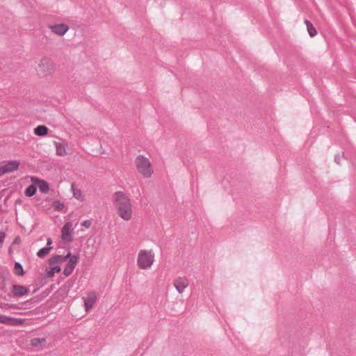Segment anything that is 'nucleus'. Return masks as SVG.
I'll use <instances>...</instances> for the list:
<instances>
[{"label": "nucleus", "instance_id": "1a4fd4ad", "mask_svg": "<svg viewBox=\"0 0 356 356\" xmlns=\"http://www.w3.org/2000/svg\"><path fill=\"white\" fill-rule=\"evenodd\" d=\"M72 224L70 222H66L61 229L62 240L67 242H70L72 240Z\"/></svg>", "mask_w": 356, "mask_h": 356}, {"label": "nucleus", "instance_id": "423d86ee", "mask_svg": "<svg viewBox=\"0 0 356 356\" xmlns=\"http://www.w3.org/2000/svg\"><path fill=\"white\" fill-rule=\"evenodd\" d=\"M66 258H70L66 266L65 267L64 270H63V274L65 275V276H69L74 270L77 262H78V260H79V257L78 256H76V255H72L71 256V253L69 252L66 257Z\"/></svg>", "mask_w": 356, "mask_h": 356}, {"label": "nucleus", "instance_id": "6ab92c4d", "mask_svg": "<svg viewBox=\"0 0 356 356\" xmlns=\"http://www.w3.org/2000/svg\"><path fill=\"white\" fill-rule=\"evenodd\" d=\"M51 247H44L39 250V251L37 252V255L40 258H44L45 257L49 252H50Z\"/></svg>", "mask_w": 356, "mask_h": 356}, {"label": "nucleus", "instance_id": "f03ea898", "mask_svg": "<svg viewBox=\"0 0 356 356\" xmlns=\"http://www.w3.org/2000/svg\"><path fill=\"white\" fill-rule=\"evenodd\" d=\"M137 170L144 177L149 178L153 174V167L149 160L143 155H139L135 161Z\"/></svg>", "mask_w": 356, "mask_h": 356}, {"label": "nucleus", "instance_id": "ddd939ff", "mask_svg": "<svg viewBox=\"0 0 356 356\" xmlns=\"http://www.w3.org/2000/svg\"><path fill=\"white\" fill-rule=\"evenodd\" d=\"M67 145L63 143H56V154L60 156L67 154L66 151Z\"/></svg>", "mask_w": 356, "mask_h": 356}, {"label": "nucleus", "instance_id": "20e7f679", "mask_svg": "<svg viewBox=\"0 0 356 356\" xmlns=\"http://www.w3.org/2000/svg\"><path fill=\"white\" fill-rule=\"evenodd\" d=\"M84 302L85 310L86 312L93 307L97 300V293L94 291H90L87 293V297H82Z\"/></svg>", "mask_w": 356, "mask_h": 356}, {"label": "nucleus", "instance_id": "393cba45", "mask_svg": "<svg viewBox=\"0 0 356 356\" xmlns=\"http://www.w3.org/2000/svg\"><path fill=\"white\" fill-rule=\"evenodd\" d=\"M82 226L89 228L91 226V222L89 220H86L82 222Z\"/></svg>", "mask_w": 356, "mask_h": 356}, {"label": "nucleus", "instance_id": "aec40b11", "mask_svg": "<svg viewBox=\"0 0 356 356\" xmlns=\"http://www.w3.org/2000/svg\"><path fill=\"white\" fill-rule=\"evenodd\" d=\"M14 271L16 275L21 276L25 273L22 264L19 262L15 263Z\"/></svg>", "mask_w": 356, "mask_h": 356}, {"label": "nucleus", "instance_id": "f257e3e1", "mask_svg": "<svg viewBox=\"0 0 356 356\" xmlns=\"http://www.w3.org/2000/svg\"><path fill=\"white\" fill-rule=\"evenodd\" d=\"M114 209L120 218L129 221L133 216V206L130 198L122 191H117L112 196Z\"/></svg>", "mask_w": 356, "mask_h": 356}, {"label": "nucleus", "instance_id": "2eb2a0df", "mask_svg": "<svg viewBox=\"0 0 356 356\" xmlns=\"http://www.w3.org/2000/svg\"><path fill=\"white\" fill-rule=\"evenodd\" d=\"M71 190L73 193L74 197L81 201L83 200V195H82L81 191L77 188L74 184H72Z\"/></svg>", "mask_w": 356, "mask_h": 356}, {"label": "nucleus", "instance_id": "7ed1b4c3", "mask_svg": "<svg viewBox=\"0 0 356 356\" xmlns=\"http://www.w3.org/2000/svg\"><path fill=\"white\" fill-rule=\"evenodd\" d=\"M154 261V254L152 250H142L139 252L137 264L141 269L149 268Z\"/></svg>", "mask_w": 356, "mask_h": 356}, {"label": "nucleus", "instance_id": "5701e85b", "mask_svg": "<svg viewBox=\"0 0 356 356\" xmlns=\"http://www.w3.org/2000/svg\"><path fill=\"white\" fill-rule=\"evenodd\" d=\"M60 271V267L59 266H55L51 267L49 270L47 271L48 277H52L56 273H59Z\"/></svg>", "mask_w": 356, "mask_h": 356}, {"label": "nucleus", "instance_id": "9d476101", "mask_svg": "<svg viewBox=\"0 0 356 356\" xmlns=\"http://www.w3.org/2000/svg\"><path fill=\"white\" fill-rule=\"evenodd\" d=\"M49 29L54 34L59 36H63L68 31L70 28L65 24H55L49 25Z\"/></svg>", "mask_w": 356, "mask_h": 356}, {"label": "nucleus", "instance_id": "6e6552de", "mask_svg": "<svg viewBox=\"0 0 356 356\" xmlns=\"http://www.w3.org/2000/svg\"><path fill=\"white\" fill-rule=\"evenodd\" d=\"M19 162L17 161H9L0 167V175L14 172L19 168Z\"/></svg>", "mask_w": 356, "mask_h": 356}, {"label": "nucleus", "instance_id": "a878e982", "mask_svg": "<svg viewBox=\"0 0 356 356\" xmlns=\"http://www.w3.org/2000/svg\"><path fill=\"white\" fill-rule=\"evenodd\" d=\"M6 237V234L3 232H0V245H2Z\"/></svg>", "mask_w": 356, "mask_h": 356}, {"label": "nucleus", "instance_id": "b1692460", "mask_svg": "<svg viewBox=\"0 0 356 356\" xmlns=\"http://www.w3.org/2000/svg\"><path fill=\"white\" fill-rule=\"evenodd\" d=\"M60 258H61L60 255H56L55 257H53L51 259H49V264L52 265L55 263L58 262V261L60 259Z\"/></svg>", "mask_w": 356, "mask_h": 356}, {"label": "nucleus", "instance_id": "c85d7f7f", "mask_svg": "<svg viewBox=\"0 0 356 356\" xmlns=\"http://www.w3.org/2000/svg\"><path fill=\"white\" fill-rule=\"evenodd\" d=\"M11 307H12V308H14V309H20V308H21V307H17L16 305H13L11 306Z\"/></svg>", "mask_w": 356, "mask_h": 356}, {"label": "nucleus", "instance_id": "cd10ccee", "mask_svg": "<svg viewBox=\"0 0 356 356\" xmlns=\"http://www.w3.org/2000/svg\"><path fill=\"white\" fill-rule=\"evenodd\" d=\"M339 159H340V158H339V156H335V161H336L337 163H339Z\"/></svg>", "mask_w": 356, "mask_h": 356}, {"label": "nucleus", "instance_id": "9b49d317", "mask_svg": "<svg viewBox=\"0 0 356 356\" xmlns=\"http://www.w3.org/2000/svg\"><path fill=\"white\" fill-rule=\"evenodd\" d=\"M0 323L10 325H19L24 323V319L1 315Z\"/></svg>", "mask_w": 356, "mask_h": 356}, {"label": "nucleus", "instance_id": "4be33fe9", "mask_svg": "<svg viewBox=\"0 0 356 356\" xmlns=\"http://www.w3.org/2000/svg\"><path fill=\"white\" fill-rule=\"evenodd\" d=\"M36 193V187L34 185H30L25 191V195L27 197H31Z\"/></svg>", "mask_w": 356, "mask_h": 356}, {"label": "nucleus", "instance_id": "412c9836", "mask_svg": "<svg viewBox=\"0 0 356 356\" xmlns=\"http://www.w3.org/2000/svg\"><path fill=\"white\" fill-rule=\"evenodd\" d=\"M52 207L57 211H62L65 209V204L58 200L54 201Z\"/></svg>", "mask_w": 356, "mask_h": 356}, {"label": "nucleus", "instance_id": "f8f14e48", "mask_svg": "<svg viewBox=\"0 0 356 356\" xmlns=\"http://www.w3.org/2000/svg\"><path fill=\"white\" fill-rule=\"evenodd\" d=\"M12 292L15 297H22L28 293V289L22 285L13 284Z\"/></svg>", "mask_w": 356, "mask_h": 356}, {"label": "nucleus", "instance_id": "a211bd4d", "mask_svg": "<svg viewBox=\"0 0 356 356\" xmlns=\"http://www.w3.org/2000/svg\"><path fill=\"white\" fill-rule=\"evenodd\" d=\"M37 184L40 192L46 193L49 191V184L46 181L39 180Z\"/></svg>", "mask_w": 356, "mask_h": 356}, {"label": "nucleus", "instance_id": "4468645a", "mask_svg": "<svg viewBox=\"0 0 356 356\" xmlns=\"http://www.w3.org/2000/svg\"><path fill=\"white\" fill-rule=\"evenodd\" d=\"M48 128L44 125H38L34 129V134L38 136H44L48 134Z\"/></svg>", "mask_w": 356, "mask_h": 356}, {"label": "nucleus", "instance_id": "39448f33", "mask_svg": "<svg viewBox=\"0 0 356 356\" xmlns=\"http://www.w3.org/2000/svg\"><path fill=\"white\" fill-rule=\"evenodd\" d=\"M52 69V61L48 58H43L38 64V72L42 76H46L49 74Z\"/></svg>", "mask_w": 356, "mask_h": 356}, {"label": "nucleus", "instance_id": "bb28decb", "mask_svg": "<svg viewBox=\"0 0 356 356\" xmlns=\"http://www.w3.org/2000/svg\"><path fill=\"white\" fill-rule=\"evenodd\" d=\"M52 243V241H51V239L50 238H47V247H51L50 245H51Z\"/></svg>", "mask_w": 356, "mask_h": 356}, {"label": "nucleus", "instance_id": "0eeeda50", "mask_svg": "<svg viewBox=\"0 0 356 356\" xmlns=\"http://www.w3.org/2000/svg\"><path fill=\"white\" fill-rule=\"evenodd\" d=\"M173 285L179 293H182L188 286L189 280L186 277H178L174 280Z\"/></svg>", "mask_w": 356, "mask_h": 356}, {"label": "nucleus", "instance_id": "dca6fc26", "mask_svg": "<svg viewBox=\"0 0 356 356\" xmlns=\"http://www.w3.org/2000/svg\"><path fill=\"white\" fill-rule=\"evenodd\" d=\"M305 24H306L307 31L311 37H314L317 34V31L313 24L307 19L305 20Z\"/></svg>", "mask_w": 356, "mask_h": 356}, {"label": "nucleus", "instance_id": "f3484780", "mask_svg": "<svg viewBox=\"0 0 356 356\" xmlns=\"http://www.w3.org/2000/svg\"><path fill=\"white\" fill-rule=\"evenodd\" d=\"M46 343V339L42 338H34L31 341V345L33 347H38L44 346Z\"/></svg>", "mask_w": 356, "mask_h": 356}]
</instances>
